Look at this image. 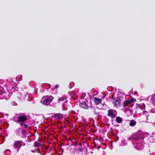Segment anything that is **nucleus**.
<instances>
[{"label": "nucleus", "mask_w": 155, "mask_h": 155, "mask_svg": "<svg viewBox=\"0 0 155 155\" xmlns=\"http://www.w3.org/2000/svg\"><path fill=\"white\" fill-rule=\"evenodd\" d=\"M87 146L88 147L89 146V144L88 143H87Z\"/></svg>", "instance_id": "a878e982"}, {"label": "nucleus", "mask_w": 155, "mask_h": 155, "mask_svg": "<svg viewBox=\"0 0 155 155\" xmlns=\"http://www.w3.org/2000/svg\"><path fill=\"white\" fill-rule=\"evenodd\" d=\"M79 106L82 108L87 109H88L89 107L87 104L85 102H79Z\"/></svg>", "instance_id": "39448f33"}, {"label": "nucleus", "mask_w": 155, "mask_h": 155, "mask_svg": "<svg viewBox=\"0 0 155 155\" xmlns=\"http://www.w3.org/2000/svg\"><path fill=\"white\" fill-rule=\"evenodd\" d=\"M64 98L63 97H61L59 98L58 101H64Z\"/></svg>", "instance_id": "ddd939ff"}, {"label": "nucleus", "mask_w": 155, "mask_h": 155, "mask_svg": "<svg viewBox=\"0 0 155 155\" xmlns=\"http://www.w3.org/2000/svg\"><path fill=\"white\" fill-rule=\"evenodd\" d=\"M124 103V106H126L127 105L130 104V103H129V100L128 101H125Z\"/></svg>", "instance_id": "4468645a"}, {"label": "nucleus", "mask_w": 155, "mask_h": 155, "mask_svg": "<svg viewBox=\"0 0 155 155\" xmlns=\"http://www.w3.org/2000/svg\"><path fill=\"white\" fill-rule=\"evenodd\" d=\"M30 127H28V129H30Z\"/></svg>", "instance_id": "bb28decb"}, {"label": "nucleus", "mask_w": 155, "mask_h": 155, "mask_svg": "<svg viewBox=\"0 0 155 155\" xmlns=\"http://www.w3.org/2000/svg\"><path fill=\"white\" fill-rule=\"evenodd\" d=\"M134 94H137V91H135V92L134 93Z\"/></svg>", "instance_id": "412c9836"}, {"label": "nucleus", "mask_w": 155, "mask_h": 155, "mask_svg": "<svg viewBox=\"0 0 155 155\" xmlns=\"http://www.w3.org/2000/svg\"><path fill=\"white\" fill-rule=\"evenodd\" d=\"M24 126H25V128L28 127V126H27V124H25Z\"/></svg>", "instance_id": "aec40b11"}, {"label": "nucleus", "mask_w": 155, "mask_h": 155, "mask_svg": "<svg viewBox=\"0 0 155 155\" xmlns=\"http://www.w3.org/2000/svg\"><path fill=\"white\" fill-rule=\"evenodd\" d=\"M3 93V91L2 90L0 89V94H2Z\"/></svg>", "instance_id": "a211bd4d"}, {"label": "nucleus", "mask_w": 155, "mask_h": 155, "mask_svg": "<svg viewBox=\"0 0 155 155\" xmlns=\"http://www.w3.org/2000/svg\"><path fill=\"white\" fill-rule=\"evenodd\" d=\"M25 131V130H21V133L22 134H24V132Z\"/></svg>", "instance_id": "6ab92c4d"}, {"label": "nucleus", "mask_w": 155, "mask_h": 155, "mask_svg": "<svg viewBox=\"0 0 155 155\" xmlns=\"http://www.w3.org/2000/svg\"><path fill=\"white\" fill-rule=\"evenodd\" d=\"M79 145L80 146H81V143H79Z\"/></svg>", "instance_id": "b1692460"}, {"label": "nucleus", "mask_w": 155, "mask_h": 155, "mask_svg": "<svg viewBox=\"0 0 155 155\" xmlns=\"http://www.w3.org/2000/svg\"><path fill=\"white\" fill-rule=\"evenodd\" d=\"M25 123H21L20 124V125L21 126H24V125H25Z\"/></svg>", "instance_id": "dca6fc26"}, {"label": "nucleus", "mask_w": 155, "mask_h": 155, "mask_svg": "<svg viewBox=\"0 0 155 155\" xmlns=\"http://www.w3.org/2000/svg\"><path fill=\"white\" fill-rule=\"evenodd\" d=\"M129 103L131 104L134 101H136V99L135 98H132L131 99L129 100Z\"/></svg>", "instance_id": "f8f14e48"}, {"label": "nucleus", "mask_w": 155, "mask_h": 155, "mask_svg": "<svg viewBox=\"0 0 155 155\" xmlns=\"http://www.w3.org/2000/svg\"><path fill=\"white\" fill-rule=\"evenodd\" d=\"M22 141H16L13 144V146L15 148L18 149H20L22 146Z\"/></svg>", "instance_id": "f03ea898"}, {"label": "nucleus", "mask_w": 155, "mask_h": 155, "mask_svg": "<svg viewBox=\"0 0 155 155\" xmlns=\"http://www.w3.org/2000/svg\"><path fill=\"white\" fill-rule=\"evenodd\" d=\"M114 101L113 102V103L115 106H117L120 105L121 104V100L119 97L118 96L114 99Z\"/></svg>", "instance_id": "20e7f679"}, {"label": "nucleus", "mask_w": 155, "mask_h": 155, "mask_svg": "<svg viewBox=\"0 0 155 155\" xmlns=\"http://www.w3.org/2000/svg\"><path fill=\"white\" fill-rule=\"evenodd\" d=\"M32 152H33V153H35V151L34 150H32Z\"/></svg>", "instance_id": "5701e85b"}, {"label": "nucleus", "mask_w": 155, "mask_h": 155, "mask_svg": "<svg viewBox=\"0 0 155 155\" xmlns=\"http://www.w3.org/2000/svg\"><path fill=\"white\" fill-rule=\"evenodd\" d=\"M59 87V86L58 85H56L55 86H54V88H57L58 87Z\"/></svg>", "instance_id": "f3484780"}, {"label": "nucleus", "mask_w": 155, "mask_h": 155, "mask_svg": "<svg viewBox=\"0 0 155 155\" xmlns=\"http://www.w3.org/2000/svg\"><path fill=\"white\" fill-rule=\"evenodd\" d=\"M42 144H43V143H41L38 142H36L34 144V146L35 147H41L42 146Z\"/></svg>", "instance_id": "9b49d317"}, {"label": "nucleus", "mask_w": 155, "mask_h": 155, "mask_svg": "<svg viewBox=\"0 0 155 155\" xmlns=\"http://www.w3.org/2000/svg\"><path fill=\"white\" fill-rule=\"evenodd\" d=\"M38 153L40 154H41V152H40V151H39V150H38Z\"/></svg>", "instance_id": "4be33fe9"}, {"label": "nucleus", "mask_w": 155, "mask_h": 155, "mask_svg": "<svg viewBox=\"0 0 155 155\" xmlns=\"http://www.w3.org/2000/svg\"><path fill=\"white\" fill-rule=\"evenodd\" d=\"M93 98V101L96 105H98L101 103L102 99L96 97H94Z\"/></svg>", "instance_id": "423d86ee"}, {"label": "nucleus", "mask_w": 155, "mask_h": 155, "mask_svg": "<svg viewBox=\"0 0 155 155\" xmlns=\"http://www.w3.org/2000/svg\"><path fill=\"white\" fill-rule=\"evenodd\" d=\"M136 122L134 120H130L129 123V125L131 127H134L136 124Z\"/></svg>", "instance_id": "1a4fd4ad"}, {"label": "nucleus", "mask_w": 155, "mask_h": 155, "mask_svg": "<svg viewBox=\"0 0 155 155\" xmlns=\"http://www.w3.org/2000/svg\"><path fill=\"white\" fill-rule=\"evenodd\" d=\"M54 117L56 119H61L63 117V115L61 114L57 113L54 114Z\"/></svg>", "instance_id": "6e6552de"}, {"label": "nucleus", "mask_w": 155, "mask_h": 155, "mask_svg": "<svg viewBox=\"0 0 155 155\" xmlns=\"http://www.w3.org/2000/svg\"><path fill=\"white\" fill-rule=\"evenodd\" d=\"M107 115L108 116H110L112 118H114L116 116V115L114 114L113 111L111 109L108 110Z\"/></svg>", "instance_id": "0eeeda50"}, {"label": "nucleus", "mask_w": 155, "mask_h": 155, "mask_svg": "<svg viewBox=\"0 0 155 155\" xmlns=\"http://www.w3.org/2000/svg\"><path fill=\"white\" fill-rule=\"evenodd\" d=\"M39 149H40L39 148H38V151L39 150Z\"/></svg>", "instance_id": "393cba45"}, {"label": "nucleus", "mask_w": 155, "mask_h": 155, "mask_svg": "<svg viewBox=\"0 0 155 155\" xmlns=\"http://www.w3.org/2000/svg\"><path fill=\"white\" fill-rule=\"evenodd\" d=\"M140 105L139 104H137L136 105V108H138L141 109V108L140 107Z\"/></svg>", "instance_id": "2eb2a0df"}, {"label": "nucleus", "mask_w": 155, "mask_h": 155, "mask_svg": "<svg viewBox=\"0 0 155 155\" xmlns=\"http://www.w3.org/2000/svg\"><path fill=\"white\" fill-rule=\"evenodd\" d=\"M50 97H48L45 99L43 101V103L45 105H49L52 101V100L53 99V97L52 96H50Z\"/></svg>", "instance_id": "7ed1b4c3"}, {"label": "nucleus", "mask_w": 155, "mask_h": 155, "mask_svg": "<svg viewBox=\"0 0 155 155\" xmlns=\"http://www.w3.org/2000/svg\"><path fill=\"white\" fill-rule=\"evenodd\" d=\"M17 122H24L27 120V117L24 115H21L18 117Z\"/></svg>", "instance_id": "f257e3e1"}, {"label": "nucleus", "mask_w": 155, "mask_h": 155, "mask_svg": "<svg viewBox=\"0 0 155 155\" xmlns=\"http://www.w3.org/2000/svg\"><path fill=\"white\" fill-rule=\"evenodd\" d=\"M116 120L117 123H120L122 122V120L120 117H117L116 118Z\"/></svg>", "instance_id": "9d476101"}]
</instances>
